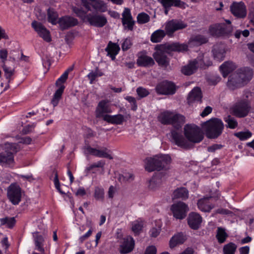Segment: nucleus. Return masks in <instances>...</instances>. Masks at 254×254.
Returning <instances> with one entry per match:
<instances>
[{"instance_id": "e2e57ef3", "label": "nucleus", "mask_w": 254, "mask_h": 254, "mask_svg": "<svg viewBox=\"0 0 254 254\" xmlns=\"http://www.w3.org/2000/svg\"><path fill=\"white\" fill-rule=\"evenodd\" d=\"M88 79L90 80V83H92L93 81L98 77V71L90 72L87 75Z\"/></svg>"}, {"instance_id": "20e7f679", "label": "nucleus", "mask_w": 254, "mask_h": 254, "mask_svg": "<svg viewBox=\"0 0 254 254\" xmlns=\"http://www.w3.org/2000/svg\"><path fill=\"white\" fill-rule=\"evenodd\" d=\"M171 161L169 155H155L153 157H148L145 159V168L149 172L168 169V165Z\"/></svg>"}, {"instance_id": "aec40b11", "label": "nucleus", "mask_w": 254, "mask_h": 254, "mask_svg": "<svg viewBox=\"0 0 254 254\" xmlns=\"http://www.w3.org/2000/svg\"><path fill=\"white\" fill-rule=\"evenodd\" d=\"M78 23V20L73 17H60L58 19V24L62 30L77 25Z\"/></svg>"}, {"instance_id": "603ef678", "label": "nucleus", "mask_w": 254, "mask_h": 254, "mask_svg": "<svg viewBox=\"0 0 254 254\" xmlns=\"http://www.w3.org/2000/svg\"><path fill=\"white\" fill-rule=\"evenodd\" d=\"M54 181L55 188L58 190V191L62 194H65V193L61 189L60 183L58 179V175L57 174L55 175Z\"/></svg>"}, {"instance_id": "49530a36", "label": "nucleus", "mask_w": 254, "mask_h": 254, "mask_svg": "<svg viewBox=\"0 0 254 254\" xmlns=\"http://www.w3.org/2000/svg\"><path fill=\"white\" fill-rule=\"evenodd\" d=\"M234 135L238 137L240 140L243 141L250 138L252 133L249 130L246 131H240L234 133Z\"/></svg>"}, {"instance_id": "680f3d73", "label": "nucleus", "mask_w": 254, "mask_h": 254, "mask_svg": "<svg viewBox=\"0 0 254 254\" xmlns=\"http://www.w3.org/2000/svg\"><path fill=\"white\" fill-rule=\"evenodd\" d=\"M174 0H158L164 7H171L173 6Z\"/></svg>"}, {"instance_id": "473e14b6", "label": "nucleus", "mask_w": 254, "mask_h": 254, "mask_svg": "<svg viewBox=\"0 0 254 254\" xmlns=\"http://www.w3.org/2000/svg\"><path fill=\"white\" fill-rule=\"evenodd\" d=\"M189 197V191L185 187H180L176 189L173 193V199H181L186 200Z\"/></svg>"}, {"instance_id": "bb28decb", "label": "nucleus", "mask_w": 254, "mask_h": 254, "mask_svg": "<svg viewBox=\"0 0 254 254\" xmlns=\"http://www.w3.org/2000/svg\"><path fill=\"white\" fill-rule=\"evenodd\" d=\"M202 93L198 87H194L189 94L187 101L189 105H191L195 101L201 102Z\"/></svg>"}, {"instance_id": "412c9836", "label": "nucleus", "mask_w": 254, "mask_h": 254, "mask_svg": "<svg viewBox=\"0 0 254 254\" xmlns=\"http://www.w3.org/2000/svg\"><path fill=\"white\" fill-rule=\"evenodd\" d=\"M33 239L34 244V250L39 253H45V239L43 235L39 232L33 233Z\"/></svg>"}, {"instance_id": "c03bdc74", "label": "nucleus", "mask_w": 254, "mask_h": 254, "mask_svg": "<svg viewBox=\"0 0 254 254\" xmlns=\"http://www.w3.org/2000/svg\"><path fill=\"white\" fill-rule=\"evenodd\" d=\"M224 121L227 124V127L231 129H234L238 127L237 121L230 115H228L225 117L224 118Z\"/></svg>"}, {"instance_id": "58836bf2", "label": "nucleus", "mask_w": 254, "mask_h": 254, "mask_svg": "<svg viewBox=\"0 0 254 254\" xmlns=\"http://www.w3.org/2000/svg\"><path fill=\"white\" fill-rule=\"evenodd\" d=\"M122 22L125 29L132 31L135 24L132 17H122Z\"/></svg>"}, {"instance_id": "2f4dec72", "label": "nucleus", "mask_w": 254, "mask_h": 254, "mask_svg": "<svg viewBox=\"0 0 254 254\" xmlns=\"http://www.w3.org/2000/svg\"><path fill=\"white\" fill-rule=\"evenodd\" d=\"M120 49V47L117 44L110 41L105 48V51L107 52V55L109 56L112 60H114Z\"/></svg>"}, {"instance_id": "a19ab883", "label": "nucleus", "mask_w": 254, "mask_h": 254, "mask_svg": "<svg viewBox=\"0 0 254 254\" xmlns=\"http://www.w3.org/2000/svg\"><path fill=\"white\" fill-rule=\"evenodd\" d=\"M105 165V162L103 160H100L97 163H94L90 165L87 167L85 170L86 175L89 174L90 173H95V168H103Z\"/></svg>"}, {"instance_id": "052dcab7", "label": "nucleus", "mask_w": 254, "mask_h": 254, "mask_svg": "<svg viewBox=\"0 0 254 254\" xmlns=\"http://www.w3.org/2000/svg\"><path fill=\"white\" fill-rule=\"evenodd\" d=\"M92 233V229L91 228L86 234L79 237V243H83L85 240L87 239L91 235Z\"/></svg>"}, {"instance_id": "4d7b16f0", "label": "nucleus", "mask_w": 254, "mask_h": 254, "mask_svg": "<svg viewBox=\"0 0 254 254\" xmlns=\"http://www.w3.org/2000/svg\"><path fill=\"white\" fill-rule=\"evenodd\" d=\"M8 56V52L6 49H2L0 50V59L1 62L4 64L6 61Z\"/></svg>"}, {"instance_id": "c756f323", "label": "nucleus", "mask_w": 254, "mask_h": 254, "mask_svg": "<svg viewBox=\"0 0 254 254\" xmlns=\"http://www.w3.org/2000/svg\"><path fill=\"white\" fill-rule=\"evenodd\" d=\"M211 197V196L205 197L198 200L197 206L200 210L203 212H210L211 211L213 207V205L210 203L209 201Z\"/></svg>"}, {"instance_id": "774afa93", "label": "nucleus", "mask_w": 254, "mask_h": 254, "mask_svg": "<svg viewBox=\"0 0 254 254\" xmlns=\"http://www.w3.org/2000/svg\"><path fill=\"white\" fill-rule=\"evenodd\" d=\"M150 20V17H137L138 23L142 24L148 22Z\"/></svg>"}, {"instance_id": "9b49d317", "label": "nucleus", "mask_w": 254, "mask_h": 254, "mask_svg": "<svg viewBox=\"0 0 254 254\" xmlns=\"http://www.w3.org/2000/svg\"><path fill=\"white\" fill-rule=\"evenodd\" d=\"M171 210L173 214V216L177 219H183L187 216V213L189 210L188 205L184 202L180 201L173 204Z\"/></svg>"}, {"instance_id": "a211bd4d", "label": "nucleus", "mask_w": 254, "mask_h": 254, "mask_svg": "<svg viewBox=\"0 0 254 254\" xmlns=\"http://www.w3.org/2000/svg\"><path fill=\"white\" fill-rule=\"evenodd\" d=\"M194 62L198 68L205 69L212 65L210 58L205 54L200 53L196 58L194 59Z\"/></svg>"}, {"instance_id": "7ed1b4c3", "label": "nucleus", "mask_w": 254, "mask_h": 254, "mask_svg": "<svg viewBox=\"0 0 254 254\" xmlns=\"http://www.w3.org/2000/svg\"><path fill=\"white\" fill-rule=\"evenodd\" d=\"M253 74V70L249 67L238 69L229 76L227 86L232 90L242 87L252 79Z\"/></svg>"}, {"instance_id": "13d9d810", "label": "nucleus", "mask_w": 254, "mask_h": 254, "mask_svg": "<svg viewBox=\"0 0 254 254\" xmlns=\"http://www.w3.org/2000/svg\"><path fill=\"white\" fill-rule=\"evenodd\" d=\"M157 249L154 246H149L147 247L144 252V254H156Z\"/></svg>"}, {"instance_id": "f3484780", "label": "nucleus", "mask_w": 254, "mask_h": 254, "mask_svg": "<svg viewBox=\"0 0 254 254\" xmlns=\"http://www.w3.org/2000/svg\"><path fill=\"white\" fill-rule=\"evenodd\" d=\"M188 224L189 227L192 230H198L202 221L201 216L197 213L190 212L187 218Z\"/></svg>"}, {"instance_id": "9d476101", "label": "nucleus", "mask_w": 254, "mask_h": 254, "mask_svg": "<svg viewBox=\"0 0 254 254\" xmlns=\"http://www.w3.org/2000/svg\"><path fill=\"white\" fill-rule=\"evenodd\" d=\"M155 89L158 95H172L176 93L177 87L173 82L165 80L158 83Z\"/></svg>"}, {"instance_id": "c9c22d12", "label": "nucleus", "mask_w": 254, "mask_h": 254, "mask_svg": "<svg viewBox=\"0 0 254 254\" xmlns=\"http://www.w3.org/2000/svg\"><path fill=\"white\" fill-rule=\"evenodd\" d=\"M208 41V38L205 36L197 35L190 38L189 40L190 44L194 46H199L206 43Z\"/></svg>"}, {"instance_id": "ea45409f", "label": "nucleus", "mask_w": 254, "mask_h": 254, "mask_svg": "<svg viewBox=\"0 0 254 254\" xmlns=\"http://www.w3.org/2000/svg\"><path fill=\"white\" fill-rule=\"evenodd\" d=\"M0 226L6 225L9 229H12L15 225L16 220L15 217H5L0 218Z\"/></svg>"}, {"instance_id": "72a5a7b5", "label": "nucleus", "mask_w": 254, "mask_h": 254, "mask_svg": "<svg viewBox=\"0 0 254 254\" xmlns=\"http://www.w3.org/2000/svg\"><path fill=\"white\" fill-rule=\"evenodd\" d=\"M197 67L194 60L190 61L188 64L183 66L181 68V72L185 75H190L196 72Z\"/></svg>"}, {"instance_id": "864d4df0", "label": "nucleus", "mask_w": 254, "mask_h": 254, "mask_svg": "<svg viewBox=\"0 0 254 254\" xmlns=\"http://www.w3.org/2000/svg\"><path fill=\"white\" fill-rule=\"evenodd\" d=\"M14 74V72H12V71H10V72H5V73H4V76L5 77V78L7 80V85L5 87L4 89V91H5L7 89H8L9 88V83L10 82L11 80H13V78H12V76Z\"/></svg>"}, {"instance_id": "338daca9", "label": "nucleus", "mask_w": 254, "mask_h": 254, "mask_svg": "<svg viewBox=\"0 0 254 254\" xmlns=\"http://www.w3.org/2000/svg\"><path fill=\"white\" fill-rule=\"evenodd\" d=\"M212 108L210 106H207L200 114L202 117H204L212 112Z\"/></svg>"}, {"instance_id": "6e6d98bb", "label": "nucleus", "mask_w": 254, "mask_h": 254, "mask_svg": "<svg viewBox=\"0 0 254 254\" xmlns=\"http://www.w3.org/2000/svg\"><path fill=\"white\" fill-rule=\"evenodd\" d=\"M173 6L184 9L188 5L185 2L181 1V0H174Z\"/></svg>"}, {"instance_id": "423d86ee", "label": "nucleus", "mask_w": 254, "mask_h": 254, "mask_svg": "<svg viewBox=\"0 0 254 254\" xmlns=\"http://www.w3.org/2000/svg\"><path fill=\"white\" fill-rule=\"evenodd\" d=\"M18 151L17 145L14 143L6 144L4 151L0 153V163L5 167L12 168L14 165V154Z\"/></svg>"}, {"instance_id": "dca6fc26", "label": "nucleus", "mask_w": 254, "mask_h": 254, "mask_svg": "<svg viewBox=\"0 0 254 254\" xmlns=\"http://www.w3.org/2000/svg\"><path fill=\"white\" fill-rule=\"evenodd\" d=\"M108 103V100H102L98 103L95 111L96 118H102L104 120V116L105 115L104 114L112 113V110Z\"/></svg>"}, {"instance_id": "37998d69", "label": "nucleus", "mask_w": 254, "mask_h": 254, "mask_svg": "<svg viewBox=\"0 0 254 254\" xmlns=\"http://www.w3.org/2000/svg\"><path fill=\"white\" fill-rule=\"evenodd\" d=\"M237 248L235 244L230 242L223 247L224 254H235Z\"/></svg>"}, {"instance_id": "2eb2a0df", "label": "nucleus", "mask_w": 254, "mask_h": 254, "mask_svg": "<svg viewBox=\"0 0 254 254\" xmlns=\"http://www.w3.org/2000/svg\"><path fill=\"white\" fill-rule=\"evenodd\" d=\"M137 57L136 64L138 66L148 67L155 64L154 59L147 56V52L145 50L138 53Z\"/></svg>"}, {"instance_id": "4c0bfd02", "label": "nucleus", "mask_w": 254, "mask_h": 254, "mask_svg": "<svg viewBox=\"0 0 254 254\" xmlns=\"http://www.w3.org/2000/svg\"><path fill=\"white\" fill-rule=\"evenodd\" d=\"M228 237V235L226 232V229L221 227H218L217 229L216 238L219 243L222 244L225 242Z\"/></svg>"}, {"instance_id": "0e129e2a", "label": "nucleus", "mask_w": 254, "mask_h": 254, "mask_svg": "<svg viewBox=\"0 0 254 254\" xmlns=\"http://www.w3.org/2000/svg\"><path fill=\"white\" fill-rule=\"evenodd\" d=\"M216 213L223 215H230L232 213V212L227 209L218 208L216 210Z\"/></svg>"}, {"instance_id": "4be33fe9", "label": "nucleus", "mask_w": 254, "mask_h": 254, "mask_svg": "<svg viewBox=\"0 0 254 254\" xmlns=\"http://www.w3.org/2000/svg\"><path fill=\"white\" fill-rule=\"evenodd\" d=\"M214 60L218 61H223L225 57V46L223 44H216L213 46L212 50Z\"/></svg>"}, {"instance_id": "5701e85b", "label": "nucleus", "mask_w": 254, "mask_h": 254, "mask_svg": "<svg viewBox=\"0 0 254 254\" xmlns=\"http://www.w3.org/2000/svg\"><path fill=\"white\" fill-rule=\"evenodd\" d=\"M187 25L183 22L171 20L165 26V30L168 35L172 34L175 31L187 27Z\"/></svg>"}, {"instance_id": "79ce46f5", "label": "nucleus", "mask_w": 254, "mask_h": 254, "mask_svg": "<svg viewBox=\"0 0 254 254\" xmlns=\"http://www.w3.org/2000/svg\"><path fill=\"white\" fill-rule=\"evenodd\" d=\"M93 8L99 12H105L107 10L106 4L101 0H94L92 2Z\"/></svg>"}, {"instance_id": "f257e3e1", "label": "nucleus", "mask_w": 254, "mask_h": 254, "mask_svg": "<svg viewBox=\"0 0 254 254\" xmlns=\"http://www.w3.org/2000/svg\"><path fill=\"white\" fill-rule=\"evenodd\" d=\"M184 133V135L173 129L170 132V136L172 143L185 150L192 149L194 144L199 143L204 138L201 129L194 124L186 125Z\"/></svg>"}, {"instance_id": "4468645a", "label": "nucleus", "mask_w": 254, "mask_h": 254, "mask_svg": "<svg viewBox=\"0 0 254 254\" xmlns=\"http://www.w3.org/2000/svg\"><path fill=\"white\" fill-rule=\"evenodd\" d=\"M84 149L87 152L93 156L100 158H105L112 160L113 157L110 154L111 150L106 147H103L102 149H97L96 148H92L88 144L84 146Z\"/></svg>"}, {"instance_id": "c85d7f7f", "label": "nucleus", "mask_w": 254, "mask_h": 254, "mask_svg": "<svg viewBox=\"0 0 254 254\" xmlns=\"http://www.w3.org/2000/svg\"><path fill=\"white\" fill-rule=\"evenodd\" d=\"M134 241L132 238L129 241L127 239L124 241L122 245L120 246L119 251L122 254H127L131 252L134 249Z\"/></svg>"}, {"instance_id": "bf43d9fd", "label": "nucleus", "mask_w": 254, "mask_h": 254, "mask_svg": "<svg viewBox=\"0 0 254 254\" xmlns=\"http://www.w3.org/2000/svg\"><path fill=\"white\" fill-rule=\"evenodd\" d=\"M223 147L221 144H214L207 147V151L209 152H214L216 150L220 149Z\"/></svg>"}, {"instance_id": "6ab92c4d", "label": "nucleus", "mask_w": 254, "mask_h": 254, "mask_svg": "<svg viewBox=\"0 0 254 254\" xmlns=\"http://www.w3.org/2000/svg\"><path fill=\"white\" fill-rule=\"evenodd\" d=\"M230 10L234 16H247L246 6L242 2H233L230 6Z\"/></svg>"}, {"instance_id": "b1692460", "label": "nucleus", "mask_w": 254, "mask_h": 254, "mask_svg": "<svg viewBox=\"0 0 254 254\" xmlns=\"http://www.w3.org/2000/svg\"><path fill=\"white\" fill-rule=\"evenodd\" d=\"M84 21H87L92 25L97 27H102L107 23L106 17H81Z\"/></svg>"}, {"instance_id": "f704fd0d", "label": "nucleus", "mask_w": 254, "mask_h": 254, "mask_svg": "<svg viewBox=\"0 0 254 254\" xmlns=\"http://www.w3.org/2000/svg\"><path fill=\"white\" fill-rule=\"evenodd\" d=\"M173 113L167 111L161 113L158 117V121L164 125H170Z\"/></svg>"}, {"instance_id": "ddd939ff", "label": "nucleus", "mask_w": 254, "mask_h": 254, "mask_svg": "<svg viewBox=\"0 0 254 254\" xmlns=\"http://www.w3.org/2000/svg\"><path fill=\"white\" fill-rule=\"evenodd\" d=\"M7 197L13 205H17L21 201V191L19 186L11 185L7 190Z\"/></svg>"}, {"instance_id": "8fccbe9b", "label": "nucleus", "mask_w": 254, "mask_h": 254, "mask_svg": "<svg viewBox=\"0 0 254 254\" xmlns=\"http://www.w3.org/2000/svg\"><path fill=\"white\" fill-rule=\"evenodd\" d=\"M125 99L130 103L131 110L135 111L137 110V105L136 99L134 97L128 96L125 98Z\"/></svg>"}, {"instance_id": "1a4fd4ad", "label": "nucleus", "mask_w": 254, "mask_h": 254, "mask_svg": "<svg viewBox=\"0 0 254 254\" xmlns=\"http://www.w3.org/2000/svg\"><path fill=\"white\" fill-rule=\"evenodd\" d=\"M232 30L231 25L225 23H217L209 26L208 32L213 37H221L229 35Z\"/></svg>"}, {"instance_id": "a18cd8bd", "label": "nucleus", "mask_w": 254, "mask_h": 254, "mask_svg": "<svg viewBox=\"0 0 254 254\" xmlns=\"http://www.w3.org/2000/svg\"><path fill=\"white\" fill-rule=\"evenodd\" d=\"M161 225L159 222H155V227H153L149 231L150 236L153 238L157 237L160 233Z\"/></svg>"}, {"instance_id": "f03ea898", "label": "nucleus", "mask_w": 254, "mask_h": 254, "mask_svg": "<svg viewBox=\"0 0 254 254\" xmlns=\"http://www.w3.org/2000/svg\"><path fill=\"white\" fill-rule=\"evenodd\" d=\"M155 52L153 57L158 66L166 69L170 64L172 52H184L188 50V46L186 44L173 43L157 45L155 47Z\"/></svg>"}, {"instance_id": "7c9ffc66", "label": "nucleus", "mask_w": 254, "mask_h": 254, "mask_svg": "<svg viewBox=\"0 0 254 254\" xmlns=\"http://www.w3.org/2000/svg\"><path fill=\"white\" fill-rule=\"evenodd\" d=\"M236 68L235 64L230 61L225 62L219 67L224 77H227L229 73L234 70Z\"/></svg>"}, {"instance_id": "5fc2aeb1", "label": "nucleus", "mask_w": 254, "mask_h": 254, "mask_svg": "<svg viewBox=\"0 0 254 254\" xmlns=\"http://www.w3.org/2000/svg\"><path fill=\"white\" fill-rule=\"evenodd\" d=\"M132 43L131 40L129 38H127L123 42L122 48L123 51H127L131 46Z\"/></svg>"}, {"instance_id": "39448f33", "label": "nucleus", "mask_w": 254, "mask_h": 254, "mask_svg": "<svg viewBox=\"0 0 254 254\" xmlns=\"http://www.w3.org/2000/svg\"><path fill=\"white\" fill-rule=\"evenodd\" d=\"M201 127L206 136L209 139L217 138L222 133L224 124L221 120L212 118L203 123Z\"/></svg>"}, {"instance_id": "a878e982", "label": "nucleus", "mask_w": 254, "mask_h": 254, "mask_svg": "<svg viewBox=\"0 0 254 254\" xmlns=\"http://www.w3.org/2000/svg\"><path fill=\"white\" fill-rule=\"evenodd\" d=\"M103 120L108 123L116 125H121L125 121L124 115L120 114L115 115L105 114Z\"/></svg>"}, {"instance_id": "e433bc0d", "label": "nucleus", "mask_w": 254, "mask_h": 254, "mask_svg": "<svg viewBox=\"0 0 254 254\" xmlns=\"http://www.w3.org/2000/svg\"><path fill=\"white\" fill-rule=\"evenodd\" d=\"M167 34L163 30L159 29L154 31L151 35L150 40L153 43H158L161 41Z\"/></svg>"}, {"instance_id": "0eeeda50", "label": "nucleus", "mask_w": 254, "mask_h": 254, "mask_svg": "<svg viewBox=\"0 0 254 254\" xmlns=\"http://www.w3.org/2000/svg\"><path fill=\"white\" fill-rule=\"evenodd\" d=\"M251 109L250 102L247 99L238 101L232 108L233 115L237 118H243L247 116Z\"/></svg>"}, {"instance_id": "3c124183", "label": "nucleus", "mask_w": 254, "mask_h": 254, "mask_svg": "<svg viewBox=\"0 0 254 254\" xmlns=\"http://www.w3.org/2000/svg\"><path fill=\"white\" fill-rule=\"evenodd\" d=\"M104 190L97 187L95 189L94 197L96 199H102L104 197Z\"/></svg>"}, {"instance_id": "6e6552de", "label": "nucleus", "mask_w": 254, "mask_h": 254, "mask_svg": "<svg viewBox=\"0 0 254 254\" xmlns=\"http://www.w3.org/2000/svg\"><path fill=\"white\" fill-rule=\"evenodd\" d=\"M68 74L69 70H65L56 82V86L58 87V89L55 91L51 102L54 107H56L58 105L60 100L62 98V94L65 89V86L64 85V83L66 81Z\"/></svg>"}, {"instance_id": "393cba45", "label": "nucleus", "mask_w": 254, "mask_h": 254, "mask_svg": "<svg viewBox=\"0 0 254 254\" xmlns=\"http://www.w3.org/2000/svg\"><path fill=\"white\" fill-rule=\"evenodd\" d=\"M187 236L183 232H179L175 234L170 239L169 246L171 249H173L177 245H182L187 240Z\"/></svg>"}, {"instance_id": "de8ad7c7", "label": "nucleus", "mask_w": 254, "mask_h": 254, "mask_svg": "<svg viewBox=\"0 0 254 254\" xmlns=\"http://www.w3.org/2000/svg\"><path fill=\"white\" fill-rule=\"evenodd\" d=\"M142 222L135 221L132 224V231L135 235H138L142 230Z\"/></svg>"}, {"instance_id": "cd10ccee", "label": "nucleus", "mask_w": 254, "mask_h": 254, "mask_svg": "<svg viewBox=\"0 0 254 254\" xmlns=\"http://www.w3.org/2000/svg\"><path fill=\"white\" fill-rule=\"evenodd\" d=\"M185 117L180 114H173L171 119V124L173 127L176 130L180 129L185 124Z\"/></svg>"}, {"instance_id": "69168bd1", "label": "nucleus", "mask_w": 254, "mask_h": 254, "mask_svg": "<svg viewBox=\"0 0 254 254\" xmlns=\"http://www.w3.org/2000/svg\"><path fill=\"white\" fill-rule=\"evenodd\" d=\"M36 124H33L31 125H27L25 126L22 130V132L24 134H28L32 131V128L35 127Z\"/></svg>"}, {"instance_id": "f8f14e48", "label": "nucleus", "mask_w": 254, "mask_h": 254, "mask_svg": "<svg viewBox=\"0 0 254 254\" xmlns=\"http://www.w3.org/2000/svg\"><path fill=\"white\" fill-rule=\"evenodd\" d=\"M31 27L45 41L50 42L52 41L49 30L42 23L34 20L31 23Z\"/></svg>"}, {"instance_id": "09e8293b", "label": "nucleus", "mask_w": 254, "mask_h": 254, "mask_svg": "<svg viewBox=\"0 0 254 254\" xmlns=\"http://www.w3.org/2000/svg\"><path fill=\"white\" fill-rule=\"evenodd\" d=\"M136 93L140 98L147 96L149 94V91L142 87H139L136 89Z\"/></svg>"}]
</instances>
